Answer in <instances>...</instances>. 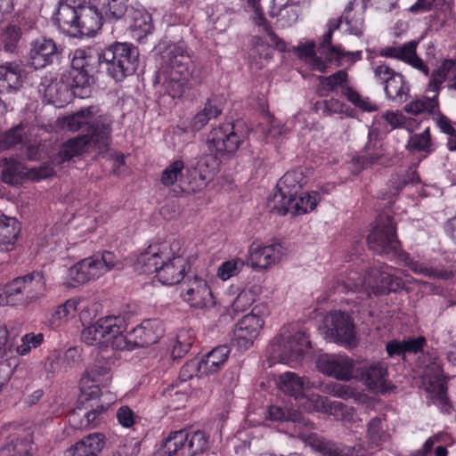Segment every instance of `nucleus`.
<instances>
[{
  "mask_svg": "<svg viewBox=\"0 0 456 456\" xmlns=\"http://www.w3.org/2000/svg\"><path fill=\"white\" fill-rule=\"evenodd\" d=\"M95 113L96 108L89 106L58 118V124L61 129L71 132L82 130L84 134L69 139L61 145L59 152L52 159L54 165H61L73 157L82 154L86 147L95 146L102 149L109 145L112 122L107 117H100L94 122Z\"/></svg>",
  "mask_w": 456,
  "mask_h": 456,
  "instance_id": "obj_1",
  "label": "nucleus"
},
{
  "mask_svg": "<svg viewBox=\"0 0 456 456\" xmlns=\"http://www.w3.org/2000/svg\"><path fill=\"white\" fill-rule=\"evenodd\" d=\"M165 69L156 73L154 85H160L173 99L190 90V79L197 81L195 66L184 42L169 45L162 53Z\"/></svg>",
  "mask_w": 456,
  "mask_h": 456,
  "instance_id": "obj_2",
  "label": "nucleus"
},
{
  "mask_svg": "<svg viewBox=\"0 0 456 456\" xmlns=\"http://www.w3.org/2000/svg\"><path fill=\"white\" fill-rule=\"evenodd\" d=\"M46 281L40 271H32L7 281L0 293V305L26 308L45 296Z\"/></svg>",
  "mask_w": 456,
  "mask_h": 456,
  "instance_id": "obj_3",
  "label": "nucleus"
},
{
  "mask_svg": "<svg viewBox=\"0 0 456 456\" xmlns=\"http://www.w3.org/2000/svg\"><path fill=\"white\" fill-rule=\"evenodd\" d=\"M100 68L116 82L132 76L139 65V51L130 43L115 42L97 55Z\"/></svg>",
  "mask_w": 456,
  "mask_h": 456,
  "instance_id": "obj_4",
  "label": "nucleus"
},
{
  "mask_svg": "<svg viewBox=\"0 0 456 456\" xmlns=\"http://www.w3.org/2000/svg\"><path fill=\"white\" fill-rule=\"evenodd\" d=\"M309 344L305 332L297 325L283 326L267 349L270 366L277 362L290 364L299 361Z\"/></svg>",
  "mask_w": 456,
  "mask_h": 456,
  "instance_id": "obj_5",
  "label": "nucleus"
},
{
  "mask_svg": "<svg viewBox=\"0 0 456 456\" xmlns=\"http://www.w3.org/2000/svg\"><path fill=\"white\" fill-rule=\"evenodd\" d=\"M392 268L378 264L370 268L367 275H362L357 272L351 271L346 280L338 285L341 292L360 291L365 286L370 287L379 294L395 292L403 288L401 278L391 273Z\"/></svg>",
  "mask_w": 456,
  "mask_h": 456,
  "instance_id": "obj_6",
  "label": "nucleus"
},
{
  "mask_svg": "<svg viewBox=\"0 0 456 456\" xmlns=\"http://www.w3.org/2000/svg\"><path fill=\"white\" fill-rule=\"evenodd\" d=\"M209 449V436L201 430L180 429L170 432L160 448L159 456H196Z\"/></svg>",
  "mask_w": 456,
  "mask_h": 456,
  "instance_id": "obj_7",
  "label": "nucleus"
},
{
  "mask_svg": "<svg viewBox=\"0 0 456 456\" xmlns=\"http://www.w3.org/2000/svg\"><path fill=\"white\" fill-rule=\"evenodd\" d=\"M97 57L94 56L90 49L78 48L72 53L71 69V89L75 96L80 98L89 97L91 87L94 84V72Z\"/></svg>",
  "mask_w": 456,
  "mask_h": 456,
  "instance_id": "obj_8",
  "label": "nucleus"
},
{
  "mask_svg": "<svg viewBox=\"0 0 456 456\" xmlns=\"http://www.w3.org/2000/svg\"><path fill=\"white\" fill-rule=\"evenodd\" d=\"M120 261L110 251H104L101 256L85 258L69 270V277L77 284H84L95 280L113 268H119Z\"/></svg>",
  "mask_w": 456,
  "mask_h": 456,
  "instance_id": "obj_9",
  "label": "nucleus"
},
{
  "mask_svg": "<svg viewBox=\"0 0 456 456\" xmlns=\"http://www.w3.org/2000/svg\"><path fill=\"white\" fill-rule=\"evenodd\" d=\"M247 134L238 124L223 123L213 128L207 139L210 151L217 155L234 153L246 141Z\"/></svg>",
  "mask_w": 456,
  "mask_h": 456,
  "instance_id": "obj_10",
  "label": "nucleus"
},
{
  "mask_svg": "<svg viewBox=\"0 0 456 456\" xmlns=\"http://www.w3.org/2000/svg\"><path fill=\"white\" fill-rule=\"evenodd\" d=\"M267 314L268 310L265 305L254 306L250 314L244 315L236 323L232 343L240 350H248L251 347L265 325V318Z\"/></svg>",
  "mask_w": 456,
  "mask_h": 456,
  "instance_id": "obj_11",
  "label": "nucleus"
},
{
  "mask_svg": "<svg viewBox=\"0 0 456 456\" xmlns=\"http://www.w3.org/2000/svg\"><path fill=\"white\" fill-rule=\"evenodd\" d=\"M370 249L379 255L397 253L400 241L396 236V226L390 216H379L376 226L367 238Z\"/></svg>",
  "mask_w": 456,
  "mask_h": 456,
  "instance_id": "obj_12",
  "label": "nucleus"
},
{
  "mask_svg": "<svg viewBox=\"0 0 456 456\" xmlns=\"http://www.w3.org/2000/svg\"><path fill=\"white\" fill-rule=\"evenodd\" d=\"M325 338L345 347L356 346V331L352 318L342 312H331L324 319Z\"/></svg>",
  "mask_w": 456,
  "mask_h": 456,
  "instance_id": "obj_13",
  "label": "nucleus"
},
{
  "mask_svg": "<svg viewBox=\"0 0 456 456\" xmlns=\"http://www.w3.org/2000/svg\"><path fill=\"white\" fill-rule=\"evenodd\" d=\"M266 418L272 421L288 422L291 427L290 436L300 439L308 446V438L316 433L314 424L301 412L288 410L279 405H271L268 408Z\"/></svg>",
  "mask_w": 456,
  "mask_h": 456,
  "instance_id": "obj_14",
  "label": "nucleus"
},
{
  "mask_svg": "<svg viewBox=\"0 0 456 456\" xmlns=\"http://www.w3.org/2000/svg\"><path fill=\"white\" fill-rule=\"evenodd\" d=\"M375 78L384 86L387 98L396 103L405 102L410 93V86L403 76L383 63L373 69Z\"/></svg>",
  "mask_w": 456,
  "mask_h": 456,
  "instance_id": "obj_15",
  "label": "nucleus"
},
{
  "mask_svg": "<svg viewBox=\"0 0 456 456\" xmlns=\"http://www.w3.org/2000/svg\"><path fill=\"white\" fill-rule=\"evenodd\" d=\"M318 370L338 380L348 381L354 377V362L346 354H323L317 360Z\"/></svg>",
  "mask_w": 456,
  "mask_h": 456,
  "instance_id": "obj_16",
  "label": "nucleus"
},
{
  "mask_svg": "<svg viewBox=\"0 0 456 456\" xmlns=\"http://www.w3.org/2000/svg\"><path fill=\"white\" fill-rule=\"evenodd\" d=\"M99 329L103 337V346L125 350L126 323L121 315H109L98 320Z\"/></svg>",
  "mask_w": 456,
  "mask_h": 456,
  "instance_id": "obj_17",
  "label": "nucleus"
},
{
  "mask_svg": "<svg viewBox=\"0 0 456 456\" xmlns=\"http://www.w3.org/2000/svg\"><path fill=\"white\" fill-rule=\"evenodd\" d=\"M181 296L194 308H208L215 305L213 294L208 282L198 276L183 284Z\"/></svg>",
  "mask_w": 456,
  "mask_h": 456,
  "instance_id": "obj_18",
  "label": "nucleus"
},
{
  "mask_svg": "<svg viewBox=\"0 0 456 456\" xmlns=\"http://www.w3.org/2000/svg\"><path fill=\"white\" fill-rule=\"evenodd\" d=\"M421 387L435 400L441 403H446V386L441 361L434 357L427 365L421 381Z\"/></svg>",
  "mask_w": 456,
  "mask_h": 456,
  "instance_id": "obj_19",
  "label": "nucleus"
},
{
  "mask_svg": "<svg viewBox=\"0 0 456 456\" xmlns=\"http://www.w3.org/2000/svg\"><path fill=\"white\" fill-rule=\"evenodd\" d=\"M307 183L303 169L288 171L277 183L275 192L269 197L267 206L281 203L286 199L297 196L302 187Z\"/></svg>",
  "mask_w": 456,
  "mask_h": 456,
  "instance_id": "obj_20",
  "label": "nucleus"
},
{
  "mask_svg": "<svg viewBox=\"0 0 456 456\" xmlns=\"http://www.w3.org/2000/svg\"><path fill=\"white\" fill-rule=\"evenodd\" d=\"M0 456H34L35 446L29 434L8 433V428L0 430Z\"/></svg>",
  "mask_w": 456,
  "mask_h": 456,
  "instance_id": "obj_21",
  "label": "nucleus"
},
{
  "mask_svg": "<svg viewBox=\"0 0 456 456\" xmlns=\"http://www.w3.org/2000/svg\"><path fill=\"white\" fill-rule=\"evenodd\" d=\"M320 194L317 191L306 192L297 197L294 196L281 203L273 204L270 207L272 212H276L281 216L290 213L294 216L304 215L315 208L320 201Z\"/></svg>",
  "mask_w": 456,
  "mask_h": 456,
  "instance_id": "obj_22",
  "label": "nucleus"
},
{
  "mask_svg": "<svg viewBox=\"0 0 456 456\" xmlns=\"http://www.w3.org/2000/svg\"><path fill=\"white\" fill-rule=\"evenodd\" d=\"M283 254L284 249L279 243L266 246L253 243L248 249L247 264L253 269H266L279 262Z\"/></svg>",
  "mask_w": 456,
  "mask_h": 456,
  "instance_id": "obj_23",
  "label": "nucleus"
},
{
  "mask_svg": "<svg viewBox=\"0 0 456 456\" xmlns=\"http://www.w3.org/2000/svg\"><path fill=\"white\" fill-rule=\"evenodd\" d=\"M103 14L99 9L88 3L86 0H80L77 10V21L76 34L82 36H94L102 28Z\"/></svg>",
  "mask_w": 456,
  "mask_h": 456,
  "instance_id": "obj_24",
  "label": "nucleus"
},
{
  "mask_svg": "<svg viewBox=\"0 0 456 456\" xmlns=\"http://www.w3.org/2000/svg\"><path fill=\"white\" fill-rule=\"evenodd\" d=\"M58 55L57 45L51 38L40 37L30 44L29 63L36 69L52 64L58 58Z\"/></svg>",
  "mask_w": 456,
  "mask_h": 456,
  "instance_id": "obj_25",
  "label": "nucleus"
},
{
  "mask_svg": "<svg viewBox=\"0 0 456 456\" xmlns=\"http://www.w3.org/2000/svg\"><path fill=\"white\" fill-rule=\"evenodd\" d=\"M308 439V446L322 456H366L360 448L338 444L316 434Z\"/></svg>",
  "mask_w": 456,
  "mask_h": 456,
  "instance_id": "obj_26",
  "label": "nucleus"
},
{
  "mask_svg": "<svg viewBox=\"0 0 456 456\" xmlns=\"http://www.w3.org/2000/svg\"><path fill=\"white\" fill-rule=\"evenodd\" d=\"M26 79V71L17 62L0 65V94H13L20 90Z\"/></svg>",
  "mask_w": 456,
  "mask_h": 456,
  "instance_id": "obj_27",
  "label": "nucleus"
},
{
  "mask_svg": "<svg viewBox=\"0 0 456 456\" xmlns=\"http://www.w3.org/2000/svg\"><path fill=\"white\" fill-rule=\"evenodd\" d=\"M154 323L148 321L143 322L140 326L134 328L126 332L125 342L126 344L125 350H132L135 347H147L159 341L161 333L154 329Z\"/></svg>",
  "mask_w": 456,
  "mask_h": 456,
  "instance_id": "obj_28",
  "label": "nucleus"
},
{
  "mask_svg": "<svg viewBox=\"0 0 456 456\" xmlns=\"http://www.w3.org/2000/svg\"><path fill=\"white\" fill-rule=\"evenodd\" d=\"M189 268L190 265L185 257H175L174 260L162 262L157 277L164 285H175L183 279Z\"/></svg>",
  "mask_w": 456,
  "mask_h": 456,
  "instance_id": "obj_29",
  "label": "nucleus"
},
{
  "mask_svg": "<svg viewBox=\"0 0 456 456\" xmlns=\"http://www.w3.org/2000/svg\"><path fill=\"white\" fill-rule=\"evenodd\" d=\"M80 0H61L53 20L63 31L76 35L77 10Z\"/></svg>",
  "mask_w": 456,
  "mask_h": 456,
  "instance_id": "obj_30",
  "label": "nucleus"
},
{
  "mask_svg": "<svg viewBox=\"0 0 456 456\" xmlns=\"http://www.w3.org/2000/svg\"><path fill=\"white\" fill-rule=\"evenodd\" d=\"M20 231V223L15 217L0 213V251L14 249Z\"/></svg>",
  "mask_w": 456,
  "mask_h": 456,
  "instance_id": "obj_31",
  "label": "nucleus"
},
{
  "mask_svg": "<svg viewBox=\"0 0 456 456\" xmlns=\"http://www.w3.org/2000/svg\"><path fill=\"white\" fill-rule=\"evenodd\" d=\"M105 445L102 433H93L65 452V456H97Z\"/></svg>",
  "mask_w": 456,
  "mask_h": 456,
  "instance_id": "obj_32",
  "label": "nucleus"
},
{
  "mask_svg": "<svg viewBox=\"0 0 456 456\" xmlns=\"http://www.w3.org/2000/svg\"><path fill=\"white\" fill-rule=\"evenodd\" d=\"M365 386L371 391L382 392L386 389L387 370L383 362L365 365L360 370Z\"/></svg>",
  "mask_w": 456,
  "mask_h": 456,
  "instance_id": "obj_33",
  "label": "nucleus"
},
{
  "mask_svg": "<svg viewBox=\"0 0 456 456\" xmlns=\"http://www.w3.org/2000/svg\"><path fill=\"white\" fill-rule=\"evenodd\" d=\"M224 110V99L220 95L210 97L202 110L193 116L190 126L192 131H200L210 119L216 118Z\"/></svg>",
  "mask_w": 456,
  "mask_h": 456,
  "instance_id": "obj_34",
  "label": "nucleus"
},
{
  "mask_svg": "<svg viewBox=\"0 0 456 456\" xmlns=\"http://www.w3.org/2000/svg\"><path fill=\"white\" fill-rule=\"evenodd\" d=\"M248 8L254 12L253 20L256 26L270 37V40L281 52L286 51V44L273 30L270 23L265 19L262 10L260 0H245Z\"/></svg>",
  "mask_w": 456,
  "mask_h": 456,
  "instance_id": "obj_35",
  "label": "nucleus"
},
{
  "mask_svg": "<svg viewBox=\"0 0 456 456\" xmlns=\"http://www.w3.org/2000/svg\"><path fill=\"white\" fill-rule=\"evenodd\" d=\"M231 350L226 345L216 346L206 354L200 362L201 374L209 375L218 371L226 362Z\"/></svg>",
  "mask_w": 456,
  "mask_h": 456,
  "instance_id": "obj_36",
  "label": "nucleus"
},
{
  "mask_svg": "<svg viewBox=\"0 0 456 456\" xmlns=\"http://www.w3.org/2000/svg\"><path fill=\"white\" fill-rule=\"evenodd\" d=\"M406 265L415 273L422 274L434 280H450L454 276L452 269L443 265L428 266L410 257L405 259Z\"/></svg>",
  "mask_w": 456,
  "mask_h": 456,
  "instance_id": "obj_37",
  "label": "nucleus"
},
{
  "mask_svg": "<svg viewBox=\"0 0 456 456\" xmlns=\"http://www.w3.org/2000/svg\"><path fill=\"white\" fill-rule=\"evenodd\" d=\"M305 381V378H301L294 372L287 371L279 376L277 382L281 392L298 399L304 397Z\"/></svg>",
  "mask_w": 456,
  "mask_h": 456,
  "instance_id": "obj_38",
  "label": "nucleus"
},
{
  "mask_svg": "<svg viewBox=\"0 0 456 456\" xmlns=\"http://www.w3.org/2000/svg\"><path fill=\"white\" fill-rule=\"evenodd\" d=\"M215 175V167H209V159H201L196 168L191 174L189 181L190 190L198 191L204 189Z\"/></svg>",
  "mask_w": 456,
  "mask_h": 456,
  "instance_id": "obj_39",
  "label": "nucleus"
},
{
  "mask_svg": "<svg viewBox=\"0 0 456 456\" xmlns=\"http://www.w3.org/2000/svg\"><path fill=\"white\" fill-rule=\"evenodd\" d=\"M70 88L71 84L68 85L61 80H54L45 87L44 97L48 103L62 107L69 101Z\"/></svg>",
  "mask_w": 456,
  "mask_h": 456,
  "instance_id": "obj_40",
  "label": "nucleus"
},
{
  "mask_svg": "<svg viewBox=\"0 0 456 456\" xmlns=\"http://www.w3.org/2000/svg\"><path fill=\"white\" fill-rule=\"evenodd\" d=\"M162 262L174 260L175 257H184L182 240L168 237L166 240L151 244Z\"/></svg>",
  "mask_w": 456,
  "mask_h": 456,
  "instance_id": "obj_41",
  "label": "nucleus"
},
{
  "mask_svg": "<svg viewBox=\"0 0 456 456\" xmlns=\"http://www.w3.org/2000/svg\"><path fill=\"white\" fill-rule=\"evenodd\" d=\"M0 167L2 181L7 184L18 183L26 175L23 164L13 158H4L0 160Z\"/></svg>",
  "mask_w": 456,
  "mask_h": 456,
  "instance_id": "obj_42",
  "label": "nucleus"
},
{
  "mask_svg": "<svg viewBox=\"0 0 456 456\" xmlns=\"http://www.w3.org/2000/svg\"><path fill=\"white\" fill-rule=\"evenodd\" d=\"M305 401L302 403V407L309 411L317 412H331L333 410H343L342 403H331L327 397L322 396L318 394H311L306 397H303Z\"/></svg>",
  "mask_w": 456,
  "mask_h": 456,
  "instance_id": "obj_43",
  "label": "nucleus"
},
{
  "mask_svg": "<svg viewBox=\"0 0 456 456\" xmlns=\"http://www.w3.org/2000/svg\"><path fill=\"white\" fill-rule=\"evenodd\" d=\"M161 265L162 261L159 257L158 253H156L150 245L147 250L138 256L135 263V269L141 273H156L158 275Z\"/></svg>",
  "mask_w": 456,
  "mask_h": 456,
  "instance_id": "obj_44",
  "label": "nucleus"
},
{
  "mask_svg": "<svg viewBox=\"0 0 456 456\" xmlns=\"http://www.w3.org/2000/svg\"><path fill=\"white\" fill-rule=\"evenodd\" d=\"M438 91L434 93L432 96L422 97L411 101L403 107L405 112L417 116L422 113L434 114L438 109L437 102Z\"/></svg>",
  "mask_w": 456,
  "mask_h": 456,
  "instance_id": "obj_45",
  "label": "nucleus"
},
{
  "mask_svg": "<svg viewBox=\"0 0 456 456\" xmlns=\"http://www.w3.org/2000/svg\"><path fill=\"white\" fill-rule=\"evenodd\" d=\"M366 438L371 446H381L388 438L384 428L383 419L379 417L371 418L366 424Z\"/></svg>",
  "mask_w": 456,
  "mask_h": 456,
  "instance_id": "obj_46",
  "label": "nucleus"
},
{
  "mask_svg": "<svg viewBox=\"0 0 456 456\" xmlns=\"http://www.w3.org/2000/svg\"><path fill=\"white\" fill-rule=\"evenodd\" d=\"M419 182L416 169L410 167L403 174H394L389 179V191L391 196L397 195L406 185Z\"/></svg>",
  "mask_w": 456,
  "mask_h": 456,
  "instance_id": "obj_47",
  "label": "nucleus"
},
{
  "mask_svg": "<svg viewBox=\"0 0 456 456\" xmlns=\"http://www.w3.org/2000/svg\"><path fill=\"white\" fill-rule=\"evenodd\" d=\"M130 28L134 38L137 40L142 39L153 28L151 14L146 12L134 11L133 13V23Z\"/></svg>",
  "mask_w": 456,
  "mask_h": 456,
  "instance_id": "obj_48",
  "label": "nucleus"
},
{
  "mask_svg": "<svg viewBox=\"0 0 456 456\" xmlns=\"http://www.w3.org/2000/svg\"><path fill=\"white\" fill-rule=\"evenodd\" d=\"M102 10L103 14V20L108 21H116L121 19L126 10L127 4L126 0H101Z\"/></svg>",
  "mask_w": 456,
  "mask_h": 456,
  "instance_id": "obj_49",
  "label": "nucleus"
},
{
  "mask_svg": "<svg viewBox=\"0 0 456 456\" xmlns=\"http://www.w3.org/2000/svg\"><path fill=\"white\" fill-rule=\"evenodd\" d=\"M184 167L185 165L182 159H175L172 161L162 171L160 175V183L166 187L174 185L183 177V171Z\"/></svg>",
  "mask_w": 456,
  "mask_h": 456,
  "instance_id": "obj_50",
  "label": "nucleus"
},
{
  "mask_svg": "<svg viewBox=\"0 0 456 456\" xmlns=\"http://www.w3.org/2000/svg\"><path fill=\"white\" fill-rule=\"evenodd\" d=\"M78 302L75 298H70L63 304L58 305L52 314L51 322L55 326H60L75 315Z\"/></svg>",
  "mask_w": 456,
  "mask_h": 456,
  "instance_id": "obj_51",
  "label": "nucleus"
},
{
  "mask_svg": "<svg viewBox=\"0 0 456 456\" xmlns=\"http://www.w3.org/2000/svg\"><path fill=\"white\" fill-rule=\"evenodd\" d=\"M372 132H369V141L364 146L360 159L363 167L371 166L377 163L383 156L381 145L377 141L371 140Z\"/></svg>",
  "mask_w": 456,
  "mask_h": 456,
  "instance_id": "obj_52",
  "label": "nucleus"
},
{
  "mask_svg": "<svg viewBox=\"0 0 456 456\" xmlns=\"http://www.w3.org/2000/svg\"><path fill=\"white\" fill-rule=\"evenodd\" d=\"M453 66L454 61L452 60H444L441 66L432 72L427 92L436 93Z\"/></svg>",
  "mask_w": 456,
  "mask_h": 456,
  "instance_id": "obj_53",
  "label": "nucleus"
},
{
  "mask_svg": "<svg viewBox=\"0 0 456 456\" xmlns=\"http://www.w3.org/2000/svg\"><path fill=\"white\" fill-rule=\"evenodd\" d=\"M418 42L416 41H409L403 45L402 46H389L382 49L379 52L380 56L395 58L405 62L406 59H408L409 54H412L413 48L417 47Z\"/></svg>",
  "mask_w": 456,
  "mask_h": 456,
  "instance_id": "obj_54",
  "label": "nucleus"
},
{
  "mask_svg": "<svg viewBox=\"0 0 456 456\" xmlns=\"http://www.w3.org/2000/svg\"><path fill=\"white\" fill-rule=\"evenodd\" d=\"M342 94L346 97L350 102L362 110L370 112L378 110L376 104L371 102L369 98L362 97L350 86H344L342 88Z\"/></svg>",
  "mask_w": 456,
  "mask_h": 456,
  "instance_id": "obj_55",
  "label": "nucleus"
},
{
  "mask_svg": "<svg viewBox=\"0 0 456 456\" xmlns=\"http://www.w3.org/2000/svg\"><path fill=\"white\" fill-rule=\"evenodd\" d=\"M20 35L21 32L19 28L8 26L0 36V44L6 52L12 53L16 48Z\"/></svg>",
  "mask_w": 456,
  "mask_h": 456,
  "instance_id": "obj_56",
  "label": "nucleus"
},
{
  "mask_svg": "<svg viewBox=\"0 0 456 456\" xmlns=\"http://www.w3.org/2000/svg\"><path fill=\"white\" fill-rule=\"evenodd\" d=\"M322 88L326 91H334L338 86L341 89L347 86L345 83L347 80V73L345 70H338L328 77H319Z\"/></svg>",
  "mask_w": 456,
  "mask_h": 456,
  "instance_id": "obj_57",
  "label": "nucleus"
},
{
  "mask_svg": "<svg viewBox=\"0 0 456 456\" xmlns=\"http://www.w3.org/2000/svg\"><path fill=\"white\" fill-rule=\"evenodd\" d=\"M243 266L244 262L240 258L225 261L218 267L217 276L222 281H227L237 275Z\"/></svg>",
  "mask_w": 456,
  "mask_h": 456,
  "instance_id": "obj_58",
  "label": "nucleus"
},
{
  "mask_svg": "<svg viewBox=\"0 0 456 456\" xmlns=\"http://www.w3.org/2000/svg\"><path fill=\"white\" fill-rule=\"evenodd\" d=\"M81 339L88 346H103V337L99 329L98 321L94 324L85 328L81 333Z\"/></svg>",
  "mask_w": 456,
  "mask_h": 456,
  "instance_id": "obj_59",
  "label": "nucleus"
},
{
  "mask_svg": "<svg viewBox=\"0 0 456 456\" xmlns=\"http://www.w3.org/2000/svg\"><path fill=\"white\" fill-rule=\"evenodd\" d=\"M430 134L428 129L410 137L407 147L411 151H430Z\"/></svg>",
  "mask_w": 456,
  "mask_h": 456,
  "instance_id": "obj_60",
  "label": "nucleus"
},
{
  "mask_svg": "<svg viewBox=\"0 0 456 456\" xmlns=\"http://www.w3.org/2000/svg\"><path fill=\"white\" fill-rule=\"evenodd\" d=\"M315 44L314 42H309L307 44L300 45L297 47V53L300 58L312 59L314 61V68L324 72L325 65L324 63L315 57Z\"/></svg>",
  "mask_w": 456,
  "mask_h": 456,
  "instance_id": "obj_61",
  "label": "nucleus"
},
{
  "mask_svg": "<svg viewBox=\"0 0 456 456\" xmlns=\"http://www.w3.org/2000/svg\"><path fill=\"white\" fill-rule=\"evenodd\" d=\"M326 59L329 61H341L345 57H351V60L355 61L362 59V52H346L341 45L331 46L328 52L325 53Z\"/></svg>",
  "mask_w": 456,
  "mask_h": 456,
  "instance_id": "obj_62",
  "label": "nucleus"
},
{
  "mask_svg": "<svg viewBox=\"0 0 456 456\" xmlns=\"http://www.w3.org/2000/svg\"><path fill=\"white\" fill-rule=\"evenodd\" d=\"M108 406L97 404L92 410H86V418L88 429L97 428L105 419Z\"/></svg>",
  "mask_w": 456,
  "mask_h": 456,
  "instance_id": "obj_63",
  "label": "nucleus"
},
{
  "mask_svg": "<svg viewBox=\"0 0 456 456\" xmlns=\"http://www.w3.org/2000/svg\"><path fill=\"white\" fill-rule=\"evenodd\" d=\"M25 135L24 127L19 125L7 131L2 139V144L4 148H11L23 142Z\"/></svg>",
  "mask_w": 456,
  "mask_h": 456,
  "instance_id": "obj_64",
  "label": "nucleus"
}]
</instances>
